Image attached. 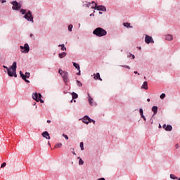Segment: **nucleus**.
Here are the masks:
<instances>
[{
	"label": "nucleus",
	"mask_w": 180,
	"mask_h": 180,
	"mask_svg": "<svg viewBox=\"0 0 180 180\" xmlns=\"http://www.w3.org/2000/svg\"><path fill=\"white\" fill-rule=\"evenodd\" d=\"M3 68H5L6 70H4V72H7V74L8 75V71H10L9 68H8V66L3 65Z\"/></svg>",
	"instance_id": "obj_28"
},
{
	"label": "nucleus",
	"mask_w": 180,
	"mask_h": 180,
	"mask_svg": "<svg viewBox=\"0 0 180 180\" xmlns=\"http://www.w3.org/2000/svg\"><path fill=\"white\" fill-rule=\"evenodd\" d=\"M41 136L42 137H44V139H46V140H50L51 139L50 134H49V131H47L42 132Z\"/></svg>",
	"instance_id": "obj_13"
},
{
	"label": "nucleus",
	"mask_w": 180,
	"mask_h": 180,
	"mask_svg": "<svg viewBox=\"0 0 180 180\" xmlns=\"http://www.w3.org/2000/svg\"><path fill=\"white\" fill-rule=\"evenodd\" d=\"M159 128L161 129V124L159 125Z\"/></svg>",
	"instance_id": "obj_53"
},
{
	"label": "nucleus",
	"mask_w": 180,
	"mask_h": 180,
	"mask_svg": "<svg viewBox=\"0 0 180 180\" xmlns=\"http://www.w3.org/2000/svg\"><path fill=\"white\" fill-rule=\"evenodd\" d=\"M72 65H73V67H75V68H76V70H77V71H79L77 73V75H81V67H79V64H78L75 62H72Z\"/></svg>",
	"instance_id": "obj_11"
},
{
	"label": "nucleus",
	"mask_w": 180,
	"mask_h": 180,
	"mask_svg": "<svg viewBox=\"0 0 180 180\" xmlns=\"http://www.w3.org/2000/svg\"><path fill=\"white\" fill-rule=\"evenodd\" d=\"M139 50H141V46L138 47Z\"/></svg>",
	"instance_id": "obj_47"
},
{
	"label": "nucleus",
	"mask_w": 180,
	"mask_h": 180,
	"mask_svg": "<svg viewBox=\"0 0 180 180\" xmlns=\"http://www.w3.org/2000/svg\"><path fill=\"white\" fill-rule=\"evenodd\" d=\"M165 94L162 93L161 95H160V99H165Z\"/></svg>",
	"instance_id": "obj_35"
},
{
	"label": "nucleus",
	"mask_w": 180,
	"mask_h": 180,
	"mask_svg": "<svg viewBox=\"0 0 180 180\" xmlns=\"http://www.w3.org/2000/svg\"><path fill=\"white\" fill-rule=\"evenodd\" d=\"M0 2H1L2 4H5L6 2V0H0Z\"/></svg>",
	"instance_id": "obj_40"
},
{
	"label": "nucleus",
	"mask_w": 180,
	"mask_h": 180,
	"mask_svg": "<svg viewBox=\"0 0 180 180\" xmlns=\"http://www.w3.org/2000/svg\"><path fill=\"white\" fill-rule=\"evenodd\" d=\"M79 160V165H84V160L80 157L77 158Z\"/></svg>",
	"instance_id": "obj_27"
},
{
	"label": "nucleus",
	"mask_w": 180,
	"mask_h": 180,
	"mask_svg": "<svg viewBox=\"0 0 180 180\" xmlns=\"http://www.w3.org/2000/svg\"><path fill=\"white\" fill-rule=\"evenodd\" d=\"M30 37H32L33 36V34H30Z\"/></svg>",
	"instance_id": "obj_50"
},
{
	"label": "nucleus",
	"mask_w": 180,
	"mask_h": 180,
	"mask_svg": "<svg viewBox=\"0 0 180 180\" xmlns=\"http://www.w3.org/2000/svg\"><path fill=\"white\" fill-rule=\"evenodd\" d=\"M176 179L180 180V177H179V178H178V179Z\"/></svg>",
	"instance_id": "obj_55"
},
{
	"label": "nucleus",
	"mask_w": 180,
	"mask_h": 180,
	"mask_svg": "<svg viewBox=\"0 0 180 180\" xmlns=\"http://www.w3.org/2000/svg\"><path fill=\"white\" fill-rule=\"evenodd\" d=\"M139 113H140L141 117L143 119L144 122H147V118H146V116L144 115V112H143V108L139 109Z\"/></svg>",
	"instance_id": "obj_14"
},
{
	"label": "nucleus",
	"mask_w": 180,
	"mask_h": 180,
	"mask_svg": "<svg viewBox=\"0 0 180 180\" xmlns=\"http://www.w3.org/2000/svg\"><path fill=\"white\" fill-rule=\"evenodd\" d=\"M134 74H137L138 75H140V73H139V72H137V71H134Z\"/></svg>",
	"instance_id": "obj_44"
},
{
	"label": "nucleus",
	"mask_w": 180,
	"mask_h": 180,
	"mask_svg": "<svg viewBox=\"0 0 180 180\" xmlns=\"http://www.w3.org/2000/svg\"><path fill=\"white\" fill-rule=\"evenodd\" d=\"M47 123H51V120H47Z\"/></svg>",
	"instance_id": "obj_46"
},
{
	"label": "nucleus",
	"mask_w": 180,
	"mask_h": 180,
	"mask_svg": "<svg viewBox=\"0 0 180 180\" xmlns=\"http://www.w3.org/2000/svg\"><path fill=\"white\" fill-rule=\"evenodd\" d=\"M151 123H153V121L151 122Z\"/></svg>",
	"instance_id": "obj_58"
},
{
	"label": "nucleus",
	"mask_w": 180,
	"mask_h": 180,
	"mask_svg": "<svg viewBox=\"0 0 180 180\" xmlns=\"http://www.w3.org/2000/svg\"><path fill=\"white\" fill-rule=\"evenodd\" d=\"M19 74H20V78H22V79H23V81L27 82V84H30V81L28 80L27 79H26V78H30V72H26L25 74H23L22 70H20Z\"/></svg>",
	"instance_id": "obj_5"
},
{
	"label": "nucleus",
	"mask_w": 180,
	"mask_h": 180,
	"mask_svg": "<svg viewBox=\"0 0 180 180\" xmlns=\"http://www.w3.org/2000/svg\"><path fill=\"white\" fill-rule=\"evenodd\" d=\"M89 122H90V123H93L94 124H95V123H96V121H95L94 120L91 119V118L89 120Z\"/></svg>",
	"instance_id": "obj_36"
},
{
	"label": "nucleus",
	"mask_w": 180,
	"mask_h": 180,
	"mask_svg": "<svg viewBox=\"0 0 180 180\" xmlns=\"http://www.w3.org/2000/svg\"><path fill=\"white\" fill-rule=\"evenodd\" d=\"M121 67H122L123 68H127V70H130V66L129 65H121Z\"/></svg>",
	"instance_id": "obj_34"
},
{
	"label": "nucleus",
	"mask_w": 180,
	"mask_h": 180,
	"mask_svg": "<svg viewBox=\"0 0 180 180\" xmlns=\"http://www.w3.org/2000/svg\"><path fill=\"white\" fill-rule=\"evenodd\" d=\"M94 13H95V11H94V13H92L91 14H90V16H95Z\"/></svg>",
	"instance_id": "obj_43"
},
{
	"label": "nucleus",
	"mask_w": 180,
	"mask_h": 180,
	"mask_svg": "<svg viewBox=\"0 0 180 180\" xmlns=\"http://www.w3.org/2000/svg\"><path fill=\"white\" fill-rule=\"evenodd\" d=\"M63 137H64L65 139V140H68V135H65V134H63Z\"/></svg>",
	"instance_id": "obj_39"
},
{
	"label": "nucleus",
	"mask_w": 180,
	"mask_h": 180,
	"mask_svg": "<svg viewBox=\"0 0 180 180\" xmlns=\"http://www.w3.org/2000/svg\"><path fill=\"white\" fill-rule=\"evenodd\" d=\"M162 127H163V129H165H165H167V124H164L162 125Z\"/></svg>",
	"instance_id": "obj_41"
},
{
	"label": "nucleus",
	"mask_w": 180,
	"mask_h": 180,
	"mask_svg": "<svg viewBox=\"0 0 180 180\" xmlns=\"http://www.w3.org/2000/svg\"><path fill=\"white\" fill-rule=\"evenodd\" d=\"M32 99L35 101L36 102H40L41 103H44V100L41 99L43 98V96L40 93H33L32 95Z\"/></svg>",
	"instance_id": "obj_4"
},
{
	"label": "nucleus",
	"mask_w": 180,
	"mask_h": 180,
	"mask_svg": "<svg viewBox=\"0 0 180 180\" xmlns=\"http://www.w3.org/2000/svg\"><path fill=\"white\" fill-rule=\"evenodd\" d=\"M79 146H80V148H81L82 151H84V142H80Z\"/></svg>",
	"instance_id": "obj_31"
},
{
	"label": "nucleus",
	"mask_w": 180,
	"mask_h": 180,
	"mask_svg": "<svg viewBox=\"0 0 180 180\" xmlns=\"http://www.w3.org/2000/svg\"><path fill=\"white\" fill-rule=\"evenodd\" d=\"M92 3L88 2V1H84L83 2V6H86V8H89L91 6V4Z\"/></svg>",
	"instance_id": "obj_20"
},
{
	"label": "nucleus",
	"mask_w": 180,
	"mask_h": 180,
	"mask_svg": "<svg viewBox=\"0 0 180 180\" xmlns=\"http://www.w3.org/2000/svg\"><path fill=\"white\" fill-rule=\"evenodd\" d=\"M91 4H95V6H91V9H95V11H101L102 12H106V7L105 6H98V3L92 1Z\"/></svg>",
	"instance_id": "obj_7"
},
{
	"label": "nucleus",
	"mask_w": 180,
	"mask_h": 180,
	"mask_svg": "<svg viewBox=\"0 0 180 180\" xmlns=\"http://www.w3.org/2000/svg\"><path fill=\"white\" fill-rule=\"evenodd\" d=\"M63 72H66L65 71H63V70L59 69L58 70V73L60 74V75H61V74H63Z\"/></svg>",
	"instance_id": "obj_38"
},
{
	"label": "nucleus",
	"mask_w": 180,
	"mask_h": 180,
	"mask_svg": "<svg viewBox=\"0 0 180 180\" xmlns=\"http://www.w3.org/2000/svg\"><path fill=\"white\" fill-rule=\"evenodd\" d=\"M71 95H72V99H77L78 98V94H77V93L75 92H72Z\"/></svg>",
	"instance_id": "obj_25"
},
{
	"label": "nucleus",
	"mask_w": 180,
	"mask_h": 180,
	"mask_svg": "<svg viewBox=\"0 0 180 180\" xmlns=\"http://www.w3.org/2000/svg\"><path fill=\"white\" fill-rule=\"evenodd\" d=\"M20 49L21 50V53L23 54H27L29 51H30V46H29V44L25 43L24 46H20Z\"/></svg>",
	"instance_id": "obj_8"
},
{
	"label": "nucleus",
	"mask_w": 180,
	"mask_h": 180,
	"mask_svg": "<svg viewBox=\"0 0 180 180\" xmlns=\"http://www.w3.org/2000/svg\"><path fill=\"white\" fill-rule=\"evenodd\" d=\"M13 11H20V8H22V4L17 1H13L11 2Z\"/></svg>",
	"instance_id": "obj_6"
},
{
	"label": "nucleus",
	"mask_w": 180,
	"mask_h": 180,
	"mask_svg": "<svg viewBox=\"0 0 180 180\" xmlns=\"http://www.w3.org/2000/svg\"><path fill=\"white\" fill-rule=\"evenodd\" d=\"M165 40H167V41H172V40H174V37L172 34H167L165 35Z\"/></svg>",
	"instance_id": "obj_16"
},
{
	"label": "nucleus",
	"mask_w": 180,
	"mask_h": 180,
	"mask_svg": "<svg viewBox=\"0 0 180 180\" xmlns=\"http://www.w3.org/2000/svg\"><path fill=\"white\" fill-rule=\"evenodd\" d=\"M82 122L84 123L85 124H89V123H91V117H89V116L88 115H85L82 119Z\"/></svg>",
	"instance_id": "obj_12"
},
{
	"label": "nucleus",
	"mask_w": 180,
	"mask_h": 180,
	"mask_svg": "<svg viewBox=\"0 0 180 180\" xmlns=\"http://www.w3.org/2000/svg\"><path fill=\"white\" fill-rule=\"evenodd\" d=\"M76 82H77V86H82V83L80 81L77 80Z\"/></svg>",
	"instance_id": "obj_32"
},
{
	"label": "nucleus",
	"mask_w": 180,
	"mask_h": 180,
	"mask_svg": "<svg viewBox=\"0 0 180 180\" xmlns=\"http://www.w3.org/2000/svg\"><path fill=\"white\" fill-rule=\"evenodd\" d=\"M67 53L65 52H62L58 53L59 58H64V57H66Z\"/></svg>",
	"instance_id": "obj_22"
},
{
	"label": "nucleus",
	"mask_w": 180,
	"mask_h": 180,
	"mask_svg": "<svg viewBox=\"0 0 180 180\" xmlns=\"http://www.w3.org/2000/svg\"><path fill=\"white\" fill-rule=\"evenodd\" d=\"M141 89L147 90L148 89V83L147 82H144L141 86Z\"/></svg>",
	"instance_id": "obj_18"
},
{
	"label": "nucleus",
	"mask_w": 180,
	"mask_h": 180,
	"mask_svg": "<svg viewBox=\"0 0 180 180\" xmlns=\"http://www.w3.org/2000/svg\"><path fill=\"white\" fill-rule=\"evenodd\" d=\"M62 146H63V143H57L55 146V148H60V147H62Z\"/></svg>",
	"instance_id": "obj_30"
},
{
	"label": "nucleus",
	"mask_w": 180,
	"mask_h": 180,
	"mask_svg": "<svg viewBox=\"0 0 180 180\" xmlns=\"http://www.w3.org/2000/svg\"><path fill=\"white\" fill-rule=\"evenodd\" d=\"M73 101H74V102H77V101H76L75 99H73V98H72V99L70 101V103H72Z\"/></svg>",
	"instance_id": "obj_42"
},
{
	"label": "nucleus",
	"mask_w": 180,
	"mask_h": 180,
	"mask_svg": "<svg viewBox=\"0 0 180 180\" xmlns=\"http://www.w3.org/2000/svg\"><path fill=\"white\" fill-rule=\"evenodd\" d=\"M147 102H150V98H148V99H147Z\"/></svg>",
	"instance_id": "obj_48"
},
{
	"label": "nucleus",
	"mask_w": 180,
	"mask_h": 180,
	"mask_svg": "<svg viewBox=\"0 0 180 180\" xmlns=\"http://www.w3.org/2000/svg\"><path fill=\"white\" fill-rule=\"evenodd\" d=\"M94 79H98L99 81H102V78H101V74H99V72H97L96 74H94Z\"/></svg>",
	"instance_id": "obj_17"
},
{
	"label": "nucleus",
	"mask_w": 180,
	"mask_h": 180,
	"mask_svg": "<svg viewBox=\"0 0 180 180\" xmlns=\"http://www.w3.org/2000/svg\"><path fill=\"white\" fill-rule=\"evenodd\" d=\"M152 112H153V115H157L158 112V106H153L152 107Z\"/></svg>",
	"instance_id": "obj_19"
},
{
	"label": "nucleus",
	"mask_w": 180,
	"mask_h": 180,
	"mask_svg": "<svg viewBox=\"0 0 180 180\" xmlns=\"http://www.w3.org/2000/svg\"><path fill=\"white\" fill-rule=\"evenodd\" d=\"M48 146H51V145H50V141H48Z\"/></svg>",
	"instance_id": "obj_49"
},
{
	"label": "nucleus",
	"mask_w": 180,
	"mask_h": 180,
	"mask_svg": "<svg viewBox=\"0 0 180 180\" xmlns=\"http://www.w3.org/2000/svg\"><path fill=\"white\" fill-rule=\"evenodd\" d=\"M72 27H74V26L72 25V24H70L68 25V31L69 32H72Z\"/></svg>",
	"instance_id": "obj_29"
},
{
	"label": "nucleus",
	"mask_w": 180,
	"mask_h": 180,
	"mask_svg": "<svg viewBox=\"0 0 180 180\" xmlns=\"http://www.w3.org/2000/svg\"><path fill=\"white\" fill-rule=\"evenodd\" d=\"M89 103L91 105V106H96V103L94 102V98L91 97L89 94Z\"/></svg>",
	"instance_id": "obj_15"
},
{
	"label": "nucleus",
	"mask_w": 180,
	"mask_h": 180,
	"mask_svg": "<svg viewBox=\"0 0 180 180\" xmlns=\"http://www.w3.org/2000/svg\"><path fill=\"white\" fill-rule=\"evenodd\" d=\"M145 43H146V44H154V39H153V37L146 34Z\"/></svg>",
	"instance_id": "obj_9"
},
{
	"label": "nucleus",
	"mask_w": 180,
	"mask_h": 180,
	"mask_svg": "<svg viewBox=\"0 0 180 180\" xmlns=\"http://www.w3.org/2000/svg\"><path fill=\"white\" fill-rule=\"evenodd\" d=\"M144 79H146V77H144Z\"/></svg>",
	"instance_id": "obj_57"
},
{
	"label": "nucleus",
	"mask_w": 180,
	"mask_h": 180,
	"mask_svg": "<svg viewBox=\"0 0 180 180\" xmlns=\"http://www.w3.org/2000/svg\"><path fill=\"white\" fill-rule=\"evenodd\" d=\"M58 47H61L62 51H67V48L65 47V45H64L63 44L58 45Z\"/></svg>",
	"instance_id": "obj_24"
},
{
	"label": "nucleus",
	"mask_w": 180,
	"mask_h": 180,
	"mask_svg": "<svg viewBox=\"0 0 180 180\" xmlns=\"http://www.w3.org/2000/svg\"><path fill=\"white\" fill-rule=\"evenodd\" d=\"M123 26H124V27H127V29H131L133 28L132 26L130 25V23L129 22H124L123 23Z\"/></svg>",
	"instance_id": "obj_21"
},
{
	"label": "nucleus",
	"mask_w": 180,
	"mask_h": 180,
	"mask_svg": "<svg viewBox=\"0 0 180 180\" xmlns=\"http://www.w3.org/2000/svg\"><path fill=\"white\" fill-rule=\"evenodd\" d=\"M93 34L97 37H103V36H106V34H108V32L105 29L98 27L94 30Z\"/></svg>",
	"instance_id": "obj_2"
},
{
	"label": "nucleus",
	"mask_w": 180,
	"mask_h": 180,
	"mask_svg": "<svg viewBox=\"0 0 180 180\" xmlns=\"http://www.w3.org/2000/svg\"><path fill=\"white\" fill-rule=\"evenodd\" d=\"M73 154H74L75 155H77V153H75V152H73Z\"/></svg>",
	"instance_id": "obj_51"
},
{
	"label": "nucleus",
	"mask_w": 180,
	"mask_h": 180,
	"mask_svg": "<svg viewBox=\"0 0 180 180\" xmlns=\"http://www.w3.org/2000/svg\"><path fill=\"white\" fill-rule=\"evenodd\" d=\"M176 148H178V147H179L178 144L176 145Z\"/></svg>",
	"instance_id": "obj_52"
},
{
	"label": "nucleus",
	"mask_w": 180,
	"mask_h": 180,
	"mask_svg": "<svg viewBox=\"0 0 180 180\" xmlns=\"http://www.w3.org/2000/svg\"><path fill=\"white\" fill-rule=\"evenodd\" d=\"M16 68H18L17 63L13 62L9 68L10 70H8V77H14L15 78L18 77V75L16 74Z\"/></svg>",
	"instance_id": "obj_3"
},
{
	"label": "nucleus",
	"mask_w": 180,
	"mask_h": 180,
	"mask_svg": "<svg viewBox=\"0 0 180 180\" xmlns=\"http://www.w3.org/2000/svg\"><path fill=\"white\" fill-rule=\"evenodd\" d=\"M6 167V162H3L1 165V168H5Z\"/></svg>",
	"instance_id": "obj_37"
},
{
	"label": "nucleus",
	"mask_w": 180,
	"mask_h": 180,
	"mask_svg": "<svg viewBox=\"0 0 180 180\" xmlns=\"http://www.w3.org/2000/svg\"><path fill=\"white\" fill-rule=\"evenodd\" d=\"M171 179H178V177L174 174H170Z\"/></svg>",
	"instance_id": "obj_33"
},
{
	"label": "nucleus",
	"mask_w": 180,
	"mask_h": 180,
	"mask_svg": "<svg viewBox=\"0 0 180 180\" xmlns=\"http://www.w3.org/2000/svg\"><path fill=\"white\" fill-rule=\"evenodd\" d=\"M98 180H106V179L103 177H101V178L98 179Z\"/></svg>",
	"instance_id": "obj_45"
},
{
	"label": "nucleus",
	"mask_w": 180,
	"mask_h": 180,
	"mask_svg": "<svg viewBox=\"0 0 180 180\" xmlns=\"http://www.w3.org/2000/svg\"><path fill=\"white\" fill-rule=\"evenodd\" d=\"M165 130L166 131H171L172 130V126L171 124H167Z\"/></svg>",
	"instance_id": "obj_23"
},
{
	"label": "nucleus",
	"mask_w": 180,
	"mask_h": 180,
	"mask_svg": "<svg viewBox=\"0 0 180 180\" xmlns=\"http://www.w3.org/2000/svg\"><path fill=\"white\" fill-rule=\"evenodd\" d=\"M36 105V103H34V105Z\"/></svg>",
	"instance_id": "obj_56"
},
{
	"label": "nucleus",
	"mask_w": 180,
	"mask_h": 180,
	"mask_svg": "<svg viewBox=\"0 0 180 180\" xmlns=\"http://www.w3.org/2000/svg\"><path fill=\"white\" fill-rule=\"evenodd\" d=\"M100 15H102V12H99Z\"/></svg>",
	"instance_id": "obj_54"
},
{
	"label": "nucleus",
	"mask_w": 180,
	"mask_h": 180,
	"mask_svg": "<svg viewBox=\"0 0 180 180\" xmlns=\"http://www.w3.org/2000/svg\"><path fill=\"white\" fill-rule=\"evenodd\" d=\"M127 57L128 58H130L131 57V60H134V58H136V56L131 54V53H128Z\"/></svg>",
	"instance_id": "obj_26"
},
{
	"label": "nucleus",
	"mask_w": 180,
	"mask_h": 180,
	"mask_svg": "<svg viewBox=\"0 0 180 180\" xmlns=\"http://www.w3.org/2000/svg\"><path fill=\"white\" fill-rule=\"evenodd\" d=\"M20 13H21V15H24L23 18L27 22L34 23V17L33 16V12H32V11L21 8L20 10Z\"/></svg>",
	"instance_id": "obj_1"
},
{
	"label": "nucleus",
	"mask_w": 180,
	"mask_h": 180,
	"mask_svg": "<svg viewBox=\"0 0 180 180\" xmlns=\"http://www.w3.org/2000/svg\"><path fill=\"white\" fill-rule=\"evenodd\" d=\"M61 77L65 84V85H68V82H70V79H68V72H64L61 74Z\"/></svg>",
	"instance_id": "obj_10"
}]
</instances>
